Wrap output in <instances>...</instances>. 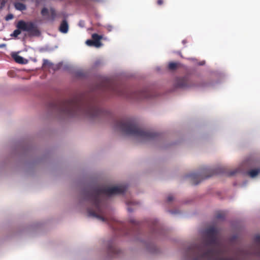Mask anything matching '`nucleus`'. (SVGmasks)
Listing matches in <instances>:
<instances>
[{
    "label": "nucleus",
    "mask_w": 260,
    "mask_h": 260,
    "mask_svg": "<svg viewBox=\"0 0 260 260\" xmlns=\"http://www.w3.org/2000/svg\"><path fill=\"white\" fill-rule=\"evenodd\" d=\"M175 86L177 88H186L196 86L187 76L178 78L176 79Z\"/></svg>",
    "instance_id": "6e6552de"
},
{
    "label": "nucleus",
    "mask_w": 260,
    "mask_h": 260,
    "mask_svg": "<svg viewBox=\"0 0 260 260\" xmlns=\"http://www.w3.org/2000/svg\"><path fill=\"white\" fill-rule=\"evenodd\" d=\"M108 250L110 253L112 254H118V249L112 243H110L109 244L108 247Z\"/></svg>",
    "instance_id": "ddd939ff"
},
{
    "label": "nucleus",
    "mask_w": 260,
    "mask_h": 260,
    "mask_svg": "<svg viewBox=\"0 0 260 260\" xmlns=\"http://www.w3.org/2000/svg\"><path fill=\"white\" fill-rule=\"evenodd\" d=\"M260 173V169H253L248 172L249 176L253 178L256 176Z\"/></svg>",
    "instance_id": "4468645a"
},
{
    "label": "nucleus",
    "mask_w": 260,
    "mask_h": 260,
    "mask_svg": "<svg viewBox=\"0 0 260 260\" xmlns=\"http://www.w3.org/2000/svg\"><path fill=\"white\" fill-rule=\"evenodd\" d=\"M178 64L176 62H170L168 65V68L170 70H174L177 69Z\"/></svg>",
    "instance_id": "f3484780"
},
{
    "label": "nucleus",
    "mask_w": 260,
    "mask_h": 260,
    "mask_svg": "<svg viewBox=\"0 0 260 260\" xmlns=\"http://www.w3.org/2000/svg\"><path fill=\"white\" fill-rule=\"evenodd\" d=\"M174 200V197L172 195H169L168 196V198H167V201L168 202H171L172 201H173Z\"/></svg>",
    "instance_id": "4be33fe9"
},
{
    "label": "nucleus",
    "mask_w": 260,
    "mask_h": 260,
    "mask_svg": "<svg viewBox=\"0 0 260 260\" xmlns=\"http://www.w3.org/2000/svg\"><path fill=\"white\" fill-rule=\"evenodd\" d=\"M15 7L17 10L20 11L25 10L26 9L24 4L19 2H17L15 4Z\"/></svg>",
    "instance_id": "2eb2a0df"
},
{
    "label": "nucleus",
    "mask_w": 260,
    "mask_h": 260,
    "mask_svg": "<svg viewBox=\"0 0 260 260\" xmlns=\"http://www.w3.org/2000/svg\"><path fill=\"white\" fill-rule=\"evenodd\" d=\"M107 28L109 31H111L113 29V26L111 25H108Z\"/></svg>",
    "instance_id": "a878e982"
},
{
    "label": "nucleus",
    "mask_w": 260,
    "mask_h": 260,
    "mask_svg": "<svg viewBox=\"0 0 260 260\" xmlns=\"http://www.w3.org/2000/svg\"><path fill=\"white\" fill-rule=\"evenodd\" d=\"M50 64V62L47 60V59H44L43 60V65L44 66H47V65H49Z\"/></svg>",
    "instance_id": "5701e85b"
},
{
    "label": "nucleus",
    "mask_w": 260,
    "mask_h": 260,
    "mask_svg": "<svg viewBox=\"0 0 260 260\" xmlns=\"http://www.w3.org/2000/svg\"><path fill=\"white\" fill-rule=\"evenodd\" d=\"M127 210H128V211L129 212H132L133 211V210L131 208H128Z\"/></svg>",
    "instance_id": "bb28decb"
},
{
    "label": "nucleus",
    "mask_w": 260,
    "mask_h": 260,
    "mask_svg": "<svg viewBox=\"0 0 260 260\" xmlns=\"http://www.w3.org/2000/svg\"><path fill=\"white\" fill-rule=\"evenodd\" d=\"M127 188L126 185H120L113 187L104 186H94L86 191V195L92 204V207L88 209L89 216L95 217L102 221H107V218L103 207V195L111 196L124 193Z\"/></svg>",
    "instance_id": "7ed1b4c3"
},
{
    "label": "nucleus",
    "mask_w": 260,
    "mask_h": 260,
    "mask_svg": "<svg viewBox=\"0 0 260 260\" xmlns=\"http://www.w3.org/2000/svg\"><path fill=\"white\" fill-rule=\"evenodd\" d=\"M13 15L12 14H8L6 17V20H9L13 19Z\"/></svg>",
    "instance_id": "412c9836"
},
{
    "label": "nucleus",
    "mask_w": 260,
    "mask_h": 260,
    "mask_svg": "<svg viewBox=\"0 0 260 260\" xmlns=\"http://www.w3.org/2000/svg\"><path fill=\"white\" fill-rule=\"evenodd\" d=\"M101 88L104 90L111 91L117 95L125 96L136 100H142L149 96V93L145 90L135 91L130 94L127 89L116 84L109 79L104 80L101 85Z\"/></svg>",
    "instance_id": "39448f33"
},
{
    "label": "nucleus",
    "mask_w": 260,
    "mask_h": 260,
    "mask_svg": "<svg viewBox=\"0 0 260 260\" xmlns=\"http://www.w3.org/2000/svg\"><path fill=\"white\" fill-rule=\"evenodd\" d=\"M164 4L163 0H157V4L158 6H161Z\"/></svg>",
    "instance_id": "b1692460"
},
{
    "label": "nucleus",
    "mask_w": 260,
    "mask_h": 260,
    "mask_svg": "<svg viewBox=\"0 0 260 260\" xmlns=\"http://www.w3.org/2000/svg\"><path fill=\"white\" fill-rule=\"evenodd\" d=\"M13 58L15 62L20 64H25L27 63V60L23 58L22 56L18 55L17 54H14L12 55Z\"/></svg>",
    "instance_id": "f8f14e48"
},
{
    "label": "nucleus",
    "mask_w": 260,
    "mask_h": 260,
    "mask_svg": "<svg viewBox=\"0 0 260 260\" xmlns=\"http://www.w3.org/2000/svg\"><path fill=\"white\" fill-rule=\"evenodd\" d=\"M115 128L123 134L138 137L143 141L154 139L157 134L145 131L140 128L136 122L131 118H122L117 120L114 125Z\"/></svg>",
    "instance_id": "20e7f679"
},
{
    "label": "nucleus",
    "mask_w": 260,
    "mask_h": 260,
    "mask_svg": "<svg viewBox=\"0 0 260 260\" xmlns=\"http://www.w3.org/2000/svg\"><path fill=\"white\" fill-rule=\"evenodd\" d=\"M49 13H50V17H48L47 19L50 20L52 21H54L56 17V12L53 8H50L49 11L46 8H43L41 10V14L43 16H47L49 15Z\"/></svg>",
    "instance_id": "1a4fd4ad"
},
{
    "label": "nucleus",
    "mask_w": 260,
    "mask_h": 260,
    "mask_svg": "<svg viewBox=\"0 0 260 260\" xmlns=\"http://www.w3.org/2000/svg\"><path fill=\"white\" fill-rule=\"evenodd\" d=\"M101 64H102L101 60L100 59H98L94 62V63L92 65V67L93 68H98V67H99L100 66H101Z\"/></svg>",
    "instance_id": "a211bd4d"
},
{
    "label": "nucleus",
    "mask_w": 260,
    "mask_h": 260,
    "mask_svg": "<svg viewBox=\"0 0 260 260\" xmlns=\"http://www.w3.org/2000/svg\"><path fill=\"white\" fill-rule=\"evenodd\" d=\"M86 44L88 46H94V43L93 41V40H87L86 41Z\"/></svg>",
    "instance_id": "6ab92c4d"
},
{
    "label": "nucleus",
    "mask_w": 260,
    "mask_h": 260,
    "mask_svg": "<svg viewBox=\"0 0 260 260\" xmlns=\"http://www.w3.org/2000/svg\"><path fill=\"white\" fill-rule=\"evenodd\" d=\"M17 29H15L11 36L15 38L17 37L21 31H27L29 36H39L40 32L36 24L32 21H25L19 20L16 25Z\"/></svg>",
    "instance_id": "0eeeda50"
},
{
    "label": "nucleus",
    "mask_w": 260,
    "mask_h": 260,
    "mask_svg": "<svg viewBox=\"0 0 260 260\" xmlns=\"http://www.w3.org/2000/svg\"><path fill=\"white\" fill-rule=\"evenodd\" d=\"M92 39L93 40L94 43V46L96 47H100L102 46V43L101 42V40L102 39L103 36L101 35H99L97 34H93L92 35Z\"/></svg>",
    "instance_id": "9d476101"
},
{
    "label": "nucleus",
    "mask_w": 260,
    "mask_h": 260,
    "mask_svg": "<svg viewBox=\"0 0 260 260\" xmlns=\"http://www.w3.org/2000/svg\"><path fill=\"white\" fill-rule=\"evenodd\" d=\"M218 230L211 226L204 232L199 244L190 245L186 251L189 260H249L252 256L260 257V235L254 237V244L243 248L223 246L217 238Z\"/></svg>",
    "instance_id": "f257e3e1"
},
{
    "label": "nucleus",
    "mask_w": 260,
    "mask_h": 260,
    "mask_svg": "<svg viewBox=\"0 0 260 260\" xmlns=\"http://www.w3.org/2000/svg\"><path fill=\"white\" fill-rule=\"evenodd\" d=\"M238 170L235 169L231 172H227L224 167H217L214 169H206L200 173H193L189 175L191 183L193 185H198L202 180L208 178L213 175L225 174L228 176H232L235 175Z\"/></svg>",
    "instance_id": "423d86ee"
},
{
    "label": "nucleus",
    "mask_w": 260,
    "mask_h": 260,
    "mask_svg": "<svg viewBox=\"0 0 260 260\" xmlns=\"http://www.w3.org/2000/svg\"><path fill=\"white\" fill-rule=\"evenodd\" d=\"M130 222L133 225H137L139 224V222L137 221H136L135 219H131Z\"/></svg>",
    "instance_id": "aec40b11"
},
{
    "label": "nucleus",
    "mask_w": 260,
    "mask_h": 260,
    "mask_svg": "<svg viewBox=\"0 0 260 260\" xmlns=\"http://www.w3.org/2000/svg\"><path fill=\"white\" fill-rule=\"evenodd\" d=\"M182 43H184V44H185V43H186V41H185V40H183V41H182Z\"/></svg>",
    "instance_id": "cd10ccee"
},
{
    "label": "nucleus",
    "mask_w": 260,
    "mask_h": 260,
    "mask_svg": "<svg viewBox=\"0 0 260 260\" xmlns=\"http://www.w3.org/2000/svg\"><path fill=\"white\" fill-rule=\"evenodd\" d=\"M49 108L58 114L69 117L85 115L94 118L105 115L98 100L93 97L85 98L82 95L75 96L67 100L52 102Z\"/></svg>",
    "instance_id": "f03ea898"
},
{
    "label": "nucleus",
    "mask_w": 260,
    "mask_h": 260,
    "mask_svg": "<svg viewBox=\"0 0 260 260\" xmlns=\"http://www.w3.org/2000/svg\"><path fill=\"white\" fill-rule=\"evenodd\" d=\"M77 75L78 76L82 77L84 75V74L82 71H78L77 72Z\"/></svg>",
    "instance_id": "393cba45"
},
{
    "label": "nucleus",
    "mask_w": 260,
    "mask_h": 260,
    "mask_svg": "<svg viewBox=\"0 0 260 260\" xmlns=\"http://www.w3.org/2000/svg\"><path fill=\"white\" fill-rule=\"evenodd\" d=\"M69 24L66 19L63 20L59 27V30L62 33L66 34L69 30Z\"/></svg>",
    "instance_id": "9b49d317"
},
{
    "label": "nucleus",
    "mask_w": 260,
    "mask_h": 260,
    "mask_svg": "<svg viewBox=\"0 0 260 260\" xmlns=\"http://www.w3.org/2000/svg\"><path fill=\"white\" fill-rule=\"evenodd\" d=\"M225 217V213L223 212H221V211L217 212L215 216L216 219H218V220H223L224 219Z\"/></svg>",
    "instance_id": "dca6fc26"
}]
</instances>
